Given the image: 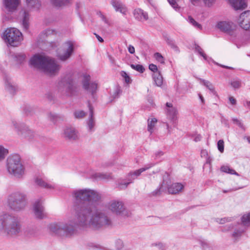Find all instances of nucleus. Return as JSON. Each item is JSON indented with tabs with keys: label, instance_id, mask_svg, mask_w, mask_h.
I'll return each mask as SVG.
<instances>
[{
	"label": "nucleus",
	"instance_id": "15",
	"mask_svg": "<svg viewBox=\"0 0 250 250\" xmlns=\"http://www.w3.org/2000/svg\"><path fill=\"white\" fill-rule=\"evenodd\" d=\"M90 76L89 75H84L82 81L83 88L88 92L91 93L92 96L96 92L97 89V84L95 83H90Z\"/></svg>",
	"mask_w": 250,
	"mask_h": 250
},
{
	"label": "nucleus",
	"instance_id": "25",
	"mask_svg": "<svg viewBox=\"0 0 250 250\" xmlns=\"http://www.w3.org/2000/svg\"><path fill=\"white\" fill-rule=\"evenodd\" d=\"M232 22L226 21H220L217 24V27L225 32L230 31L232 29Z\"/></svg>",
	"mask_w": 250,
	"mask_h": 250
},
{
	"label": "nucleus",
	"instance_id": "59",
	"mask_svg": "<svg viewBox=\"0 0 250 250\" xmlns=\"http://www.w3.org/2000/svg\"><path fill=\"white\" fill-rule=\"evenodd\" d=\"M102 20L106 24H108V25H110L109 21L107 19L106 17L104 15H101V17Z\"/></svg>",
	"mask_w": 250,
	"mask_h": 250
},
{
	"label": "nucleus",
	"instance_id": "64",
	"mask_svg": "<svg viewBox=\"0 0 250 250\" xmlns=\"http://www.w3.org/2000/svg\"><path fill=\"white\" fill-rule=\"evenodd\" d=\"M163 152L162 151H159L157 152H156L155 155V158H157L158 157H161L163 155Z\"/></svg>",
	"mask_w": 250,
	"mask_h": 250
},
{
	"label": "nucleus",
	"instance_id": "36",
	"mask_svg": "<svg viewBox=\"0 0 250 250\" xmlns=\"http://www.w3.org/2000/svg\"><path fill=\"white\" fill-rule=\"evenodd\" d=\"M231 86L235 89H239L242 85V82L238 79H233L230 82Z\"/></svg>",
	"mask_w": 250,
	"mask_h": 250
},
{
	"label": "nucleus",
	"instance_id": "34",
	"mask_svg": "<svg viewBox=\"0 0 250 250\" xmlns=\"http://www.w3.org/2000/svg\"><path fill=\"white\" fill-rule=\"evenodd\" d=\"M201 83L204 84L207 88H208L212 93L214 95L216 94V91H215L214 87L212 83L209 81L203 80L200 79Z\"/></svg>",
	"mask_w": 250,
	"mask_h": 250
},
{
	"label": "nucleus",
	"instance_id": "40",
	"mask_svg": "<svg viewBox=\"0 0 250 250\" xmlns=\"http://www.w3.org/2000/svg\"><path fill=\"white\" fill-rule=\"evenodd\" d=\"M188 21L189 22L192 24V25H193L196 28L199 29H202V25L197 22H196L191 16H188Z\"/></svg>",
	"mask_w": 250,
	"mask_h": 250
},
{
	"label": "nucleus",
	"instance_id": "14",
	"mask_svg": "<svg viewBox=\"0 0 250 250\" xmlns=\"http://www.w3.org/2000/svg\"><path fill=\"white\" fill-rule=\"evenodd\" d=\"M239 26L245 30H250V10L242 13L238 19Z\"/></svg>",
	"mask_w": 250,
	"mask_h": 250
},
{
	"label": "nucleus",
	"instance_id": "7",
	"mask_svg": "<svg viewBox=\"0 0 250 250\" xmlns=\"http://www.w3.org/2000/svg\"><path fill=\"white\" fill-rule=\"evenodd\" d=\"M77 227L73 223V218L70 223L57 222L50 224L48 228L49 230L61 236H68L74 234Z\"/></svg>",
	"mask_w": 250,
	"mask_h": 250
},
{
	"label": "nucleus",
	"instance_id": "11",
	"mask_svg": "<svg viewBox=\"0 0 250 250\" xmlns=\"http://www.w3.org/2000/svg\"><path fill=\"white\" fill-rule=\"evenodd\" d=\"M11 123L19 135L29 140L34 137V132L24 124H20L15 120H12Z\"/></svg>",
	"mask_w": 250,
	"mask_h": 250
},
{
	"label": "nucleus",
	"instance_id": "10",
	"mask_svg": "<svg viewBox=\"0 0 250 250\" xmlns=\"http://www.w3.org/2000/svg\"><path fill=\"white\" fill-rule=\"evenodd\" d=\"M154 165V163H149L145 166V167H142L135 171L130 172L127 176V179L129 182L127 183L119 184L118 188L120 189L125 188L130 183H131L134 180L139 176L143 172L149 169Z\"/></svg>",
	"mask_w": 250,
	"mask_h": 250
},
{
	"label": "nucleus",
	"instance_id": "39",
	"mask_svg": "<svg viewBox=\"0 0 250 250\" xmlns=\"http://www.w3.org/2000/svg\"><path fill=\"white\" fill-rule=\"evenodd\" d=\"M194 46L195 51L197 52L201 56H202L204 59V60H206L207 59V56L206 55V54L204 53L202 48L196 43L194 44Z\"/></svg>",
	"mask_w": 250,
	"mask_h": 250
},
{
	"label": "nucleus",
	"instance_id": "63",
	"mask_svg": "<svg viewBox=\"0 0 250 250\" xmlns=\"http://www.w3.org/2000/svg\"><path fill=\"white\" fill-rule=\"evenodd\" d=\"M228 173H229V174H234V175H236L237 176H239V174L236 172L234 169H231L230 168L229 170Z\"/></svg>",
	"mask_w": 250,
	"mask_h": 250
},
{
	"label": "nucleus",
	"instance_id": "26",
	"mask_svg": "<svg viewBox=\"0 0 250 250\" xmlns=\"http://www.w3.org/2000/svg\"><path fill=\"white\" fill-rule=\"evenodd\" d=\"M229 2L236 10H242L247 7V4L244 0H229Z\"/></svg>",
	"mask_w": 250,
	"mask_h": 250
},
{
	"label": "nucleus",
	"instance_id": "19",
	"mask_svg": "<svg viewBox=\"0 0 250 250\" xmlns=\"http://www.w3.org/2000/svg\"><path fill=\"white\" fill-rule=\"evenodd\" d=\"M64 137L69 140H76L78 139V133L72 127H67L64 130Z\"/></svg>",
	"mask_w": 250,
	"mask_h": 250
},
{
	"label": "nucleus",
	"instance_id": "4",
	"mask_svg": "<svg viewBox=\"0 0 250 250\" xmlns=\"http://www.w3.org/2000/svg\"><path fill=\"white\" fill-rule=\"evenodd\" d=\"M21 225L16 216L6 213L0 216V231L8 236H16L21 232Z\"/></svg>",
	"mask_w": 250,
	"mask_h": 250
},
{
	"label": "nucleus",
	"instance_id": "32",
	"mask_svg": "<svg viewBox=\"0 0 250 250\" xmlns=\"http://www.w3.org/2000/svg\"><path fill=\"white\" fill-rule=\"evenodd\" d=\"M153 78L155 84L157 86H161L163 84V79L162 75L160 72H156L154 73Z\"/></svg>",
	"mask_w": 250,
	"mask_h": 250
},
{
	"label": "nucleus",
	"instance_id": "35",
	"mask_svg": "<svg viewBox=\"0 0 250 250\" xmlns=\"http://www.w3.org/2000/svg\"><path fill=\"white\" fill-rule=\"evenodd\" d=\"M36 182L37 185L47 188H54V186L46 183L42 179H37L36 180Z\"/></svg>",
	"mask_w": 250,
	"mask_h": 250
},
{
	"label": "nucleus",
	"instance_id": "41",
	"mask_svg": "<svg viewBox=\"0 0 250 250\" xmlns=\"http://www.w3.org/2000/svg\"><path fill=\"white\" fill-rule=\"evenodd\" d=\"M130 66L132 69H135V70L140 73H143L145 71L144 67L143 66V65L140 64H131Z\"/></svg>",
	"mask_w": 250,
	"mask_h": 250
},
{
	"label": "nucleus",
	"instance_id": "33",
	"mask_svg": "<svg viewBox=\"0 0 250 250\" xmlns=\"http://www.w3.org/2000/svg\"><path fill=\"white\" fill-rule=\"evenodd\" d=\"M157 122V120L154 118L152 119H148L147 120V130L150 134L153 131V128Z\"/></svg>",
	"mask_w": 250,
	"mask_h": 250
},
{
	"label": "nucleus",
	"instance_id": "6",
	"mask_svg": "<svg viewBox=\"0 0 250 250\" xmlns=\"http://www.w3.org/2000/svg\"><path fill=\"white\" fill-rule=\"evenodd\" d=\"M7 203L11 210L20 211L23 210L27 205L26 195L20 191L13 192L8 196Z\"/></svg>",
	"mask_w": 250,
	"mask_h": 250
},
{
	"label": "nucleus",
	"instance_id": "54",
	"mask_svg": "<svg viewBox=\"0 0 250 250\" xmlns=\"http://www.w3.org/2000/svg\"><path fill=\"white\" fill-rule=\"evenodd\" d=\"M149 69L151 71L153 72L154 73H155L156 72H158L157 71V70H158L157 66L155 64H154L153 63L149 64Z\"/></svg>",
	"mask_w": 250,
	"mask_h": 250
},
{
	"label": "nucleus",
	"instance_id": "55",
	"mask_svg": "<svg viewBox=\"0 0 250 250\" xmlns=\"http://www.w3.org/2000/svg\"><path fill=\"white\" fill-rule=\"evenodd\" d=\"M48 118L51 121L54 122L56 120L57 116L55 114L50 113L48 114Z\"/></svg>",
	"mask_w": 250,
	"mask_h": 250
},
{
	"label": "nucleus",
	"instance_id": "16",
	"mask_svg": "<svg viewBox=\"0 0 250 250\" xmlns=\"http://www.w3.org/2000/svg\"><path fill=\"white\" fill-rule=\"evenodd\" d=\"M21 3V0H3V6L9 12L16 11Z\"/></svg>",
	"mask_w": 250,
	"mask_h": 250
},
{
	"label": "nucleus",
	"instance_id": "2",
	"mask_svg": "<svg viewBox=\"0 0 250 250\" xmlns=\"http://www.w3.org/2000/svg\"><path fill=\"white\" fill-rule=\"evenodd\" d=\"M72 195L74 202L70 212L73 218L76 217L74 211L76 208L83 204L95 205L101 198V195L98 192L89 188L75 190L72 192Z\"/></svg>",
	"mask_w": 250,
	"mask_h": 250
},
{
	"label": "nucleus",
	"instance_id": "28",
	"mask_svg": "<svg viewBox=\"0 0 250 250\" xmlns=\"http://www.w3.org/2000/svg\"><path fill=\"white\" fill-rule=\"evenodd\" d=\"M11 56L12 59L19 64L22 63L26 57L25 54L22 52L13 53Z\"/></svg>",
	"mask_w": 250,
	"mask_h": 250
},
{
	"label": "nucleus",
	"instance_id": "17",
	"mask_svg": "<svg viewBox=\"0 0 250 250\" xmlns=\"http://www.w3.org/2000/svg\"><path fill=\"white\" fill-rule=\"evenodd\" d=\"M29 12L24 9H21L19 12L18 18L21 22L22 25L25 30H27L29 27Z\"/></svg>",
	"mask_w": 250,
	"mask_h": 250
},
{
	"label": "nucleus",
	"instance_id": "51",
	"mask_svg": "<svg viewBox=\"0 0 250 250\" xmlns=\"http://www.w3.org/2000/svg\"><path fill=\"white\" fill-rule=\"evenodd\" d=\"M232 121L234 124H236L237 125H238L240 128H241L244 130H245V126L240 121L238 120L237 119L233 118Z\"/></svg>",
	"mask_w": 250,
	"mask_h": 250
},
{
	"label": "nucleus",
	"instance_id": "44",
	"mask_svg": "<svg viewBox=\"0 0 250 250\" xmlns=\"http://www.w3.org/2000/svg\"><path fill=\"white\" fill-rule=\"evenodd\" d=\"M167 43L171 46V48L174 49L176 51H179V48L177 45L174 43V42L170 39L167 38L166 39Z\"/></svg>",
	"mask_w": 250,
	"mask_h": 250
},
{
	"label": "nucleus",
	"instance_id": "60",
	"mask_svg": "<svg viewBox=\"0 0 250 250\" xmlns=\"http://www.w3.org/2000/svg\"><path fill=\"white\" fill-rule=\"evenodd\" d=\"M128 52L130 54H134L135 53V48L131 45H129L128 46Z\"/></svg>",
	"mask_w": 250,
	"mask_h": 250
},
{
	"label": "nucleus",
	"instance_id": "13",
	"mask_svg": "<svg viewBox=\"0 0 250 250\" xmlns=\"http://www.w3.org/2000/svg\"><path fill=\"white\" fill-rule=\"evenodd\" d=\"M73 52V43L70 42H66L62 45V48L59 51L58 57L62 61H66L70 58Z\"/></svg>",
	"mask_w": 250,
	"mask_h": 250
},
{
	"label": "nucleus",
	"instance_id": "42",
	"mask_svg": "<svg viewBox=\"0 0 250 250\" xmlns=\"http://www.w3.org/2000/svg\"><path fill=\"white\" fill-rule=\"evenodd\" d=\"M75 117L77 119H82L84 117L86 113L83 110H77L74 113Z\"/></svg>",
	"mask_w": 250,
	"mask_h": 250
},
{
	"label": "nucleus",
	"instance_id": "62",
	"mask_svg": "<svg viewBox=\"0 0 250 250\" xmlns=\"http://www.w3.org/2000/svg\"><path fill=\"white\" fill-rule=\"evenodd\" d=\"M230 168L228 166H222L221 167V170L222 171L228 173Z\"/></svg>",
	"mask_w": 250,
	"mask_h": 250
},
{
	"label": "nucleus",
	"instance_id": "49",
	"mask_svg": "<svg viewBox=\"0 0 250 250\" xmlns=\"http://www.w3.org/2000/svg\"><path fill=\"white\" fill-rule=\"evenodd\" d=\"M121 93H122V90H121V87L119 86H117L116 87L115 92L113 95L114 98H118L119 96V95L121 94Z\"/></svg>",
	"mask_w": 250,
	"mask_h": 250
},
{
	"label": "nucleus",
	"instance_id": "56",
	"mask_svg": "<svg viewBox=\"0 0 250 250\" xmlns=\"http://www.w3.org/2000/svg\"><path fill=\"white\" fill-rule=\"evenodd\" d=\"M243 230H237L233 233L232 236L235 238L240 237L241 235V234L243 233Z\"/></svg>",
	"mask_w": 250,
	"mask_h": 250
},
{
	"label": "nucleus",
	"instance_id": "45",
	"mask_svg": "<svg viewBox=\"0 0 250 250\" xmlns=\"http://www.w3.org/2000/svg\"><path fill=\"white\" fill-rule=\"evenodd\" d=\"M154 57L158 62H160L161 63H164V58L160 53L158 52L155 53L154 54Z\"/></svg>",
	"mask_w": 250,
	"mask_h": 250
},
{
	"label": "nucleus",
	"instance_id": "8",
	"mask_svg": "<svg viewBox=\"0 0 250 250\" xmlns=\"http://www.w3.org/2000/svg\"><path fill=\"white\" fill-rule=\"evenodd\" d=\"M2 38L6 43L14 47L20 45L23 40L21 33L15 28H7L3 32Z\"/></svg>",
	"mask_w": 250,
	"mask_h": 250
},
{
	"label": "nucleus",
	"instance_id": "1",
	"mask_svg": "<svg viewBox=\"0 0 250 250\" xmlns=\"http://www.w3.org/2000/svg\"><path fill=\"white\" fill-rule=\"evenodd\" d=\"M74 212L76 217L73 218V223L77 227L99 229L112 224L110 217L105 211L98 208L97 204H83L76 208Z\"/></svg>",
	"mask_w": 250,
	"mask_h": 250
},
{
	"label": "nucleus",
	"instance_id": "52",
	"mask_svg": "<svg viewBox=\"0 0 250 250\" xmlns=\"http://www.w3.org/2000/svg\"><path fill=\"white\" fill-rule=\"evenodd\" d=\"M55 33L56 31L55 30L50 29H46L43 32V34H44L46 37Z\"/></svg>",
	"mask_w": 250,
	"mask_h": 250
},
{
	"label": "nucleus",
	"instance_id": "58",
	"mask_svg": "<svg viewBox=\"0 0 250 250\" xmlns=\"http://www.w3.org/2000/svg\"><path fill=\"white\" fill-rule=\"evenodd\" d=\"M102 20L106 24H108V25H110L109 21L107 19L106 17L104 15H101V17Z\"/></svg>",
	"mask_w": 250,
	"mask_h": 250
},
{
	"label": "nucleus",
	"instance_id": "27",
	"mask_svg": "<svg viewBox=\"0 0 250 250\" xmlns=\"http://www.w3.org/2000/svg\"><path fill=\"white\" fill-rule=\"evenodd\" d=\"M28 8L39 10L41 6V2L40 0H25Z\"/></svg>",
	"mask_w": 250,
	"mask_h": 250
},
{
	"label": "nucleus",
	"instance_id": "23",
	"mask_svg": "<svg viewBox=\"0 0 250 250\" xmlns=\"http://www.w3.org/2000/svg\"><path fill=\"white\" fill-rule=\"evenodd\" d=\"M88 107L89 110V117L87 121V127L89 131H93L94 130V127L95 126V121L94 119L93 109L90 103L88 102Z\"/></svg>",
	"mask_w": 250,
	"mask_h": 250
},
{
	"label": "nucleus",
	"instance_id": "20",
	"mask_svg": "<svg viewBox=\"0 0 250 250\" xmlns=\"http://www.w3.org/2000/svg\"><path fill=\"white\" fill-rule=\"evenodd\" d=\"M111 4L117 12H120L123 15H126L127 8L120 0H111Z\"/></svg>",
	"mask_w": 250,
	"mask_h": 250
},
{
	"label": "nucleus",
	"instance_id": "57",
	"mask_svg": "<svg viewBox=\"0 0 250 250\" xmlns=\"http://www.w3.org/2000/svg\"><path fill=\"white\" fill-rule=\"evenodd\" d=\"M102 20L106 24H108V25H110L109 21L107 19L106 17L104 15H101V17Z\"/></svg>",
	"mask_w": 250,
	"mask_h": 250
},
{
	"label": "nucleus",
	"instance_id": "31",
	"mask_svg": "<svg viewBox=\"0 0 250 250\" xmlns=\"http://www.w3.org/2000/svg\"><path fill=\"white\" fill-rule=\"evenodd\" d=\"M72 0H50L51 3L56 7L66 6L71 3Z\"/></svg>",
	"mask_w": 250,
	"mask_h": 250
},
{
	"label": "nucleus",
	"instance_id": "22",
	"mask_svg": "<svg viewBox=\"0 0 250 250\" xmlns=\"http://www.w3.org/2000/svg\"><path fill=\"white\" fill-rule=\"evenodd\" d=\"M167 117L170 120L173 127H176L177 120V110L175 108H168L167 111Z\"/></svg>",
	"mask_w": 250,
	"mask_h": 250
},
{
	"label": "nucleus",
	"instance_id": "46",
	"mask_svg": "<svg viewBox=\"0 0 250 250\" xmlns=\"http://www.w3.org/2000/svg\"><path fill=\"white\" fill-rule=\"evenodd\" d=\"M217 147L219 151L221 153L224 150V142L223 140H220L217 143Z\"/></svg>",
	"mask_w": 250,
	"mask_h": 250
},
{
	"label": "nucleus",
	"instance_id": "9",
	"mask_svg": "<svg viewBox=\"0 0 250 250\" xmlns=\"http://www.w3.org/2000/svg\"><path fill=\"white\" fill-rule=\"evenodd\" d=\"M58 89L61 93L68 96H73L77 92V87L70 76L64 77L61 80L58 84Z\"/></svg>",
	"mask_w": 250,
	"mask_h": 250
},
{
	"label": "nucleus",
	"instance_id": "48",
	"mask_svg": "<svg viewBox=\"0 0 250 250\" xmlns=\"http://www.w3.org/2000/svg\"><path fill=\"white\" fill-rule=\"evenodd\" d=\"M115 246L118 250H120L124 247V243L122 240L118 239L115 242Z\"/></svg>",
	"mask_w": 250,
	"mask_h": 250
},
{
	"label": "nucleus",
	"instance_id": "12",
	"mask_svg": "<svg viewBox=\"0 0 250 250\" xmlns=\"http://www.w3.org/2000/svg\"><path fill=\"white\" fill-rule=\"evenodd\" d=\"M108 208L113 213L117 215L122 216H126L127 215V211L124 203L121 201H111L108 203Z\"/></svg>",
	"mask_w": 250,
	"mask_h": 250
},
{
	"label": "nucleus",
	"instance_id": "29",
	"mask_svg": "<svg viewBox=\"0 0 250 250\" xmlns=\"http://www.w3.org/2000/svg\"><path fill=\"white\" fill-rule=\"evenodd\" d=\"M183 186L180 183H174L168 187V191L171 194H176L183 188Z\"/></svg>",
	"mask_w": 250,
	"mask_h": 250
},
{
	"label": "nucleus",
	"instance_id": "38",
	"mask_svg": "<svg viewBox=\"0 0 250 250\" xmlns=\"http://www.w3.org/2000/svg\"><path fill=\"white\" fill-rule=\"evenodd\" d=\"M242 222L245 226H250V212L248 214L244 215L242 216Z\"/></svg>",
	"mask_w": 250,
	"mask_h": 250
},
{
	"label": "nucleus",
	"instance_id": "47",
	"mask_svg": "<svg viewBox=\"0 0 250 250\" xmlns=\"http://www.w3.org/2000/svg\"><path fill=\"white\" fill-rule=\"evenodd\" d=\"M170 5L175 10H178L180 7L178 6L176 0H167Z\"/></svg>",
	"mask_w": 250,
	"mask_h": 250
},
{
	"label": "nucleus",
	"instance_id": "18",
	"mask_svg": "<svg viewBox=\"0 0 250 250\" xmlns=\"http://www.w3.org/2000/svg\"><path fill=\"white\" fill-rule=\"evenodd\" d=\"M34 212L36 218L42 219L45 216L44 208L40 201L36 202L34 205Z\"/></svg>",
	"mask_w": 250,
	"mask_h": 250
},
{
	"label": "nucleus",
	"instance_id": "61",
	"mask_svg": "<svg viewBox=\"0 0 250 250\" xmlns=\"http://www.w3.org/2000/svg\"><path fill=\"white\" fill-rule=\"evenodd\" d=\"M229 101L230 104L233 105L236 104V99L232 96L229 97Z\"/></svg>",
	"mask_w": 250,
	"mask_h": 250
},
{
	"label": "nucleus",
	"instance_id": "53",
	"mask_svg": "<svg viewBox=\"0 0 250 250\" xmlns=\"http://www.w3.org/2000/svg\"><path fill=\"white\" fill-rule=\"evenodd\" d=\"M122 75L125 78V80L126 83H130V78L125 72L123 71L122 72Z\"/></svg>",
	"mask_w": 250,
	"mask_h": 250
},
{
	"label": "nucleus",
	"instance_id": "37",
	"mask_svg": "<svg viewBox=\"0 0 250 250\" xmlns=\"http://www.w3.org/2000/svg\"><path fill=\"white\" fill-rule=\"evenodd\" d=\"M191 2L194 4L195 5L196 4L198 3L199 2H200L201 0H190ZM204 3L206 6H208V7L211 6L212 4L215 2V0H203Z\"/></svg>",
	"mask_w": 250,
	"mask_h": 250
},
{
	"label": "nucleus",
	"instance_id": "5",
	"mask_svg": "<svg viewBox=\"0 0 250 250\" xmlns=\"http://www.w3.org/2000/svg\"><path fill=\"white\" fill-rule=\"evenodd\" d=\"M7 169L8 173L17 179H21L25 174V168L18 154L11 155L7 159Z\"/></svg>",
	"mask_w": 250,
	"mask_h": 250
},
{
	"label": "nucleus",
	"instance_id": "3",
	"mask_svg": "<svg viewBox=\"0 0 250 250\" xmlns=\"http://www.w3.org/2000/svg\"><path fill=\"white\" fill-rule=\"evenodd\" d=\"M30 64L50 76L57 74L60 69V66L54 59L39 54H36L31 58Z\"/></svg>",
	"mask_w": 250,
	"mask_h": 250
},
{
	"label": "nucleus",
	"instance_id": "24",
	"mask_svg": "<svg viewBox=\"0 0 250 250\" xmlns=\"http://www.w3.org/2000/svg\"><path fill=\"white\" fill-rule=\"evenodd\" d=\"M134 16L136 19L144 21L148 20L147 13L141 9H136L134 11Z\"/></svg>",
	"mask_w": 250,
	"mask_h": 250
},
{
	"label": "nucleus",
	"instance_id": "43",
	"mask_svg": "<svg viewBox=\"0 0 250 250\" xmlns=\"http://www.w3.org/2000/svg\"><path fill=\"white\" fill-rule=\"evenodd\" d=\"M8 153L7 149L4 148L3 146H0V161L4 159L5 156Z\"/></svg>",
	"mask_w": 250,
	"mask_h": 250
},
{
	"label": "nucleus",
	"instance_id": "21",
	"mask_svg": "<svg viewBox=\"0 0 250 250\" xmlns=\"http://www.w3.org/2000/svg\"><path fill=\"white\" fill-rule=\"evenodd\" d=\"M5 85L6 91L12 95H14L18 90L17 85L10 79H6Z\"/></svg>",
	"mask_w": 250,
	"mask_h": 250
},
{
	"label": "nucleus",
	"instance_id": "30",
	"mask_svg": "<svg viewBox=\"0 0 250 250\" xmlns=\"http://www.w3.org/2000/svg\"><path fill=\"white\" fill-rule=\"evenodd\" d=\"M92 177L96 180H108L111 178V175L108 173L97 172L93 174Z\"/></svg>",
	"mask_w": 250,
	"mask_h": 250
},
{
	"label": "nucleus",
	"instance_id": "50",
	"mask_svg": "<svg viewBox=\"0 0 250 250\" xmlns=\"http://www.w3.org/2000/svg\"><path fill=\"white\" fill-rule=\"evenodd\" d=\"M45 98L50 102H53L55 100L54 95L50 92H48L45 94Z\"/></svg>",
	"mask_w": 250,
	"mask_h": 250
}]
</instances>
